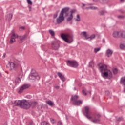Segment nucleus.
Masks as SVG:
<instances>
[{"instance_id":"0eeeda50","label":"nucleus","mask_w":125,"mask_h":125,"mask_svg":"<svg viewBox=\"0 0 125 125\" xmlns=\"http://www.w3.org/2000/svg\"><path fill=\"white\" fill-rule=\"evenodd\" d=\"M18 35L15 34V32L14 31H12L11 39L10 40V43L12 44L14 42H15L16 40L15 39H18Z\"/></svg>"},{"instance_id":"3c124183","label":"nucleus","mask_w":125,"mask_h":125,"mask_svg":"<svg viewBox=\"0 0 125 125\" xmlns=\"http://www.w3.org/2000/svg\"><path fill=\"white\" fill-rule=\"evenodd\" d=\"M74 90H76V87H74Z\"/></svg>"},{"instance_id":"f3484780","label":"nucleus","mask_w":125,"mask_h":125,"mask_svg":"<svg viewBox=\"0 0 125 125\" xmlns=\"http://www.w3.org/2000/svg\"><path fill=\"white\" fill-rule=\"evenodd\" d=\"M112 54H113V51L111 50L110 49H108L106 51V55L107 57L112 56Z\"/></svg>"},{"instance_id":"f704fd0d","label":"nucleus","mask_w":125,"mask_h":125,"mask_svg":"<svg viewBox=\"0 0 125 125\" xmlns=\"http://www.w3.org/2000/svg\"><path fill=\"white\" fill-rule=\"evenodd\" d=\"M28 125H36V124H35V123H34V122L30 121Z\"/></svg>"},{"instance_id":"a211bd4d","label":"nucleus","mask_w":125,"mask_h":125,"mask_svg":"<svg viewBox=\"0 0 125 125\" xmlns=\"http://www.w3.org/2000/svg\"><path fill=\"white\" fill-rule=\"evenodd\" d=\"M125 76H124L121 78V81H120V83L121 84H122L124 86H125Z\"/></svg>"},{"instance_id":"a878e982","label":"nucleus","mask_w":125,"mask_h":125,"mask_svg":"<svg viewBox=\"0 0 125 125\" xmlns=\"http://www.w3.org/2000/svg\"><path fill=\"white\" fill-rule=\"evenodd\" d=\"M76 18L77 19H75V21H77V22H80V21H81V18H80V15H77Z\"/></svg>"},{"instance_id":"aec40b11","label":"nucleus","mask_w":125,"mask_h":125,"mask_svg":"<svg viewBox=\"0 0 125 125\" xmlns=\"http://www.w3.org/2000/svg\"><path fill=\"white\" fill-rule=\"evenodd\" d=\"M46 103L48 105H49V106H51V107H52V106H53V105H54V103L50 100L46 101Z\"/></svg>"},{"instance_id":"8fccbe9b","label":"nucleus","mask_w":125,"mask_h":125,"mask_svg":"<svg viewBox=\"0 0 125 125\" xmlns=\"http://www.w3.org/2000/svg\"><path fill=\"white\" fill-rule=\"evenodd\" d=\"M103 42H105V40H104V39H103Z\"/></svg>"},{"instance_id":"423d86ee","label":"nucleus","mask_w":125,"mask_h":125,"mask_svg":"<svg viewBox=\"0 0 125 125\" xmlns=\"http://www.w3.org/2000/svg\"><path fill=\"white\" fill-rule=\"evenodd\" d=\"M79 96L74 95L71 96V100L73 102V104L75 106H79L81 104H83V102L81 100L78 101Z\"/></svg>"},{"instance_id":"09e8293b","label":"nucleus","mask_w":125,"mask_h":125,"mask_svg":"<svg viewBox=\"0 0 125 125\" xmlns=\"http://www.w3.org/2000/svg\"><path fill=\"white\" fill-rule=\"evenodd\" d=\"M120 1H121V2H123V1H124V0H120Z\"/></svg>"},{"instance_id":"2eb2a0df","label":"nucleus","mask_w":125,"mask_h":125,"mask_svg":"<svg viewBox=\"0 0 125 125\" xmlns=\"http://www.w3.org/2000/svg\"><path fill=\"white\" fill-rule=\"evenodd\" d=\"M75 12H76V10H72L71 11H70L71 14H70V16L67 19V21H68V22L71 21V20H72V19H73V18L74 17L73 16V14H74V13H75Z\"/></svg>"},{"instance_id":"9b49d317","label":"nucleus","mask_w":125,"mask_h":125,"mask_svg":"<svg viewBox=\"0 0 125 125\" xmlns=\"http://www.w3.org/2000/svg\"><path fill=\"white\" fill-rule=\"evenodd\" d=\"M52 48L54 50H57L59 48V43L57 41H53L51 43Z\"/></svg>"},{"instance_id":"c9c22d12","label":"nucleus","mask_w":125,"mask_h":125,"mask_svg":"<svg viewBox=\"0 0 125 125\" xmlns=\"http://www.w3.org/2000/svg\"><path fill=\"white\" fill-rule=\"evenodd\" d=\"M27 2L30 5H32V4H33V3H32V1H31V0H27Z\"/></svg>"},{"instance_id":"f257e3e1","label":"nucleus","mask_w":125,"mask_h":125,"mask_svg":"<svg viewBox=\"0 0 125 125\" xmlns=\"http://www.w3.org/2000/svg\"><path fill=\"white\" fill-rule=\"evenodd\" d=\"M10 105H14L15 106H18L20 108H22V109H25V110H28L30 109L31 106L35 107L38 103L36 102H29L26 100H16L14 102H11L10 103Z\"/></svg>"},{"instance_id":"79ce46f5","label":"nucleus","mask_w":125,"mask_h":125,"mask_svg":"<svg viewBox=\"0 0 125 125\" xmlns=\"http://www.w3.org/2000/svg\"><path fill=\"white\" fill-rule=\"evenodd\" d=\"M54 88L57 89V90H58V89H59V86H54Z\"/></svg>"},{"instance_id":"ddd939ff","label":"nucleus","mask_w":125,"mask_h":125,"mask_svg":"<svg viewBox=\"0 0 125 125\" xmlns=\"http://www.w3.org/2000/svg\"><path fill=\"white\" fill-rule=\"evenodd\" d=\"M113 38H122L123 32L121 31H114L112 33Z\"/></svg>"},{"instance_id":"393cba45","label":"nucleus","mask_w":125,"mask_h":125,"mask_svg":"<svg viewBox=\"0 0 125 125\" xmlns=\"http://www.w3.org/2000/svg\"><path fill=\"white\" fill-rule=\"evenodd\" d=\"M13 16V15H12V14H9L7 15V17L8 18L9 21H10V20L12 19Z\"/></svg>"},{"instance_id":"e433bc0d","label":"nucleus","mask_w":125,"mask_h":125,"mask_svg":"<svg viewBox=\"0 0 125 125\" xmlns=\"http://www.w3.org/2000/svg\"><path fill=\"white\" fill-rule=\"evenodd\" d=\"M50 121H51V123H52V124H55L56 121H55V120H54V119L51 118Z\"/></svg>"},{"instance_id":"6e6552de","label":"nucleus","mask_w":125,"mask_h":125,"mask_svg":"<svg viewBox=\"0 0 125 125\" xmlns=\"http://www.w3.org/2000/svg\"><path fill=\"white\" fill-rule=\"evenodd\" d=\"M67 64L68 66L72 68H77L79 66V63L74 61H68Z\"/></svg>"},{"instance_id":"5701e85b","label":"nucleus","mask_w":125,"mask_h":125,"mask_svg":"<svg viewBox=\"0 0 125 125\" xmlns=\"http://www.w3.org/2000/svg\"><path fill=\"white\" fill-rule=\"evenodd\" d=\"M20 82H21V79H20V78L17 77L15 79V83H20Z\"/></svg>"},{"instance_id":"de8ad7c7","label":"nucleus","mask_w":125,"mask_h":125,"mask_svg":"<svg viewBox=\"0 0 125 125\" xmlns=\"http://www.w3.org/2000/svg\"><path fill=\"white\" fill-rule=\"evenodd\" d=\"M83 4V7L85 6V4H83H83Z\"/></svg>"},{"instance_id":"7c9ffc66","label":"nucleus","mask_w":125,"mask_h":125,"mask_svg":"<svg viewBox=\"0 0 125 125\" xmlns=\"http://www.w3.org/2000/svg\"><path fill=\"white\" fill-rule=\"evenodd\" d=\"M117 18H118V19H123V18H125V16L118 15V16H117Z\"/></svg>"},{"instance_id":"1a4fd4ad","label":"nucleus","mask_w":125,"mask_h":125,"mask_svg":"<svg viewBox=\"0 0 125 125\" xmlns=\"http://www.w3.org/2000/svg\"><path fill=\"white\" fill-rule=\"evenodd\" d=\"M29 78L30 80H40V76L38 73L35 72L34 73H31L29 76Z\"/></svg>"},{"instance_id":"9d476101","label":"nucleus","mask_w":125,"mask_h":125,"mask_svg":"<svg viewBox=\"0 0 125 125\" xmlns=\"http://www.w3.org/2000/svg\"><path fill=\"white\" fill-rule=\"evenodd\" d=\"M30 87V85L28 84H24L22 85L21 87L20 88V89L18 91V93H22L25 89H27Z\"/></svg>"},{"instance_id":"58836bf2","label":"nucleus","mask_w":125,"mask_h":125,"mask_svg":"<svg viewBox=\"0 0 125 125\" xmlns=\"http://www.w3.org/2000/svg\"><path fill=\"white\" fill-rule=\"evenodd\" d=\"M122 38L125 39V31L122 32Z\"/></svg>"},{"instance_id":"603ef678","label":"nucleus","mask_w":125,"mask_h":125,"mask_svg":"<svg viewBox=\"0 0 125 125\" xmlns=\"http://www.w3.org/2000/svg\"><path fill=\"white\" fill-rule=\"evenodd\" d=\"M90 5H91V4H90Z\"/></svg>"},{"instance_id":"c756f323","label":"nucleus","mask_w":125,"mask_h":125,"mask_svg":"<svg viewBox=\"0 0 125 125\" xmlns=\"http://www.w3.org/2000/svg\"><path fill=\"white\" fill-rule=\"evenodd\" d=\"M49 33H50L51 36L52 37H54V35H55L54 31H53L52 30H50L49 31Z\"/></svg>"},{"instance_id":"39448f33","label":"nucleus","mask_w":125,"mask_h":125,"mask_svg":"<svg viewBox=\"0 0 125 125\" xmlns=\"http://www.w3.org/2000/svg\"><path fill=\"white\" fill-rule=\"evenodd\" d=\"M20 64V62L18 61H16L14 62H9L8 65L10 67V71H12L13 70L17 69V68H18V67L19 66Z\"/></svg>"},{"instance_id":"a19ab883","label":"nucleus","mask_w":125,"mask_h":125,"mask_svg":"<svg viewBox=\"0 0 125 125\" xmlns=\"http://www.w3.org/2000/svg\"><path fill=\"white\" fill-rule=\"evenodd\" d=\"M106 95H110V92L109 91H106L105 92Z\"/></svg>"},{"instance_id":"49530a36","label":"nucleus","mask_w":125,"mask_h":125,"mask_svg":"<svg viewBox=\"0 0 125 125\" xmlns=\"http://www.w3.org/2000/svg\"><path fill=\"white\" fill-rule=\"evenodd\" d=\"M21 29H22V30H25V27H21Z\"/></svg>"},{"instance_id":"412c9836","label":"nucleus","mask_w":125,"mask_h":125,"mask_svg":"<svg viewBox=\"0 0 125 125\" xmlns=\"http://www.w3.org/2000/svg\"><path fill=\"white\" fill-rule=\"evenodd\" d=\"M81 35H83L84 38H85L86 40H87V38L88 37V35L86 33V32L85 31H83L81 32Z\"/></svg>"},{"instance_id":"dca6fc26","label":"nucleus","mask_w":125,"mask_h":125,"mask_svg":"<svg viewBox=\"0 0 125 125\" xmlns=\"http://www.w3.org/2000/svg\"><path fill=\"white\" fill-rule=\"evenodd\" d=\"M57 75H58L59 78H60V79H61V81H62V82L65 81V77H64V76H63V75H62V74L61 73L58 72L57 73Z\"/></svg>"},{"instance_id":"864d4df0","label":"nucleus","mask_w":125,"mask_h":125,"mask_svg":"<svg viewBox=\"0 0 125 125\" xmlns=\"http://www.w3.org/2000/svg\"><path fill=\"white\" fill-rule=\"evenodd\" d=\"M21 77H22V75H21Z\"/></svg>"},{"instance_id":"f8f14e48","label":"nucleus","mask_w":125,"mask_h":125,"mask_svg":"<svg viewBox=\"0 0 125 125\" xmlns=\"http://www.w3.org/2000/svg\"><path fill=\"white\" fill-rule=\"evenodd\" d=\"M65 20V18L63 16V14H60L59 17L56 19V22L57 24H60Z\"/></svg>"},{"instance_id":"c85d7f7f","label":"nucleus","mask_w":125,"mask_h":125,"mask_svg":"<svg viewBox=\"0 0 125 125\" xmlns=\"http://www.w3.org/2000/svg\"><path fill=\"white\" fill-rule=\"evenodd\" d=\"M120 48L121 49H123L124 50H125V45L124 44H121L120 45Z\"/></svg>"},{"instance_id":"6ab92c4d","label":"nucleus","mask_w":125,"mask_h":125,"mask_svg":"<svg viewBox=\"0 0 125 125\" xmlns=\"http://www.w3.org/2000/svg\"><path fill=\"white\" fill-rule=\"evenodd\" d=\"M95 37H96V35L95 34H92L90 37H87V40H88L89 41H91L92 40H93V39H95Z\"/></svg>"},{"instance_id":"37998d69","label":"nucleus","mask_w":125,"mask_h":125,"mask_svg":"<svg viewBox=\"0 0 125 125\" xmlns=\"http://www.w3.org/2000/svg\"><path fill=\"white\" fill-rule=\"evenodd\" d=\"M57 15H58L57 14H55L53 15V18H56L57 17Z\"/></svg>"},{"instance_id":"4468645a","label":"nucleus","mask_w":125,"mask_h":125,"mask_svg":"<svg viewBox=\"0 0 125 125\" xmlns=\"http://www.w3.org/2000/svg\"><path fill=\"white\" fill-rule=\"evenodd\" d=\"M68 12H69V8H64L62 9L60 14H62V16H64V14L65 16L67 17L68 15Z\"/></svg>"},{"instance_id":"a18cd8bd","label":"nucleus","mask_w":125,"mask_h":125,"mask_svg":"<svg viewBox=\"0 0 125 125\" xmlns=\"http://www.w3.org/2000/svg\"><path fill=\"white\" fill-rule=\"evenodd\" d=\"M29 11H31V10L32 9V7H29Z\"/></svg>"},{"instance_id":"b1692460","label":"nucleus","mask_w":125,"mask_h":125,"mask_svg":"<svg viewBox=\"0 0 125 125\" xmlns=\"http://www.w3.org/2000/svg\"><path fill=\"white\" fill-rule=\"evenodd\" d=\"M107 13V11H101L99 12V15L102 16V15H105Z\"/></svg>"},{"instance_id":"bb28decb","label":"nucleus","mask_w":125,"mask_h":125,"mask_svg":"<svg viewBox=\"0 0 125 125\" xmlns=\"http://www.w3.org/2000/svg\"><path fill=\"white\" fill-rule=\"evenodd\" d=\"M41 125H50V124L48 122L43 121L41 123Z\"/></svg>"},{"instance_id":"72a5a7b5","label":"nucleus","mask_w":125,"mask_h":125,"mask_svg":"<svg viewBox=\"0 0 125 125\" xmlns=\"http://www.w3.org/2000/svg\"><path fill=\"white\" fill-rule=\"evenodd\" d=\"M113 73L116 74L118 73V69L117 68H115L114 69H113Z\"/></svg>"},{"instance_id":"ea45409f","label":"nucleus","mask_w":125,"mask_h":125,"mask_svg":"<svg viewBox=\"0 0 125 125\" xmlns=\"http://www.w3.org/2000/svg\"><path fill=\"white\" fill-rule=\"evenodd\" d=\"M57 125H63V124H62V122H61V121H58Z\"/></svg>"},{"instance_id":"c03bdc74","label":"nucleus","mask_w":125,"mask_h":125,"mask_svg":"<svg viewBox=\"0 0 125 125\" xmlns=\"http://www.w3.org/2000/svg\"><path fill=\"white\" fill-rule=\"evenodd\" d=\"M119 11L121 12V13H125V12L122 10H119Z\"/></svg>"},{"instance_id":"2f4dec72","label":"nucleus","mask_w":125,"mask_h":125,"mask_svg":"<svg viewBox=\"0 0 125 125\" xmlns=\"http://www.w3.org/2000/svg\"><path fill=\"white\" fill-rule=\"evenodd\" d=\"M99 50H100V48H96L94 49V52L95 53H97V52H98V51H99Z\"/></svg>"},{"instance_id":"4be33fe9","label":"nucleus","mask_w":125,"mask_h":125,"mask_svg":"<svg viewBox=\"0 0 125 125\" xmlns=\"http://www.w3.org/2000/svg\"><path fill=\"white\" fill-rule=\"evenodd\" d=\"M18 37L20 41H23V40H25V38H27V35H24L23 36H18Z\"/></svg>"},{"instance_id":"20e7f679","label":"nucleus","mask_w":125,"mask_h":125,"mask_svg":"<svg viewBox=\"0 0 125 125\" xmlns=\"http://www.w3.org/2000/svg\"><path fill=\"white\" fill-rule=\"evenodd\" d=\"M61 37L65 42L72 43L73 42V35L70 34H62Z\"/></svg>"},{"instance_id":"4c0bfd02","label":"nucleus","mask_w":125,"mask_h":125,"mask_svg":"<svg viewBox=\"0 0 125 125\" xmlns=\"http://www.w3.org/2000/svg\"><path fill=\"white\" fill-rule=\"evenodd\" d=\"M123 117H119L117 118V121H118V122H121V121H123Z\"/></svg>"},{"instance_id":"cd10ccee","label":"nucleus","mask_w":125,"mask_h":125,"mask_svg":"<svg viewBox=\"0 0 125 125\" xmlns=\"http://www.w3.org/2000/svg\"><path fill=\"white\" fill-rule=\"evenodd\" d=\"M86 9H92V10H95V9H97V7L91 6L88 8L86 7Z\"/></svg>"},{"instance_id":"473e14b6","label":"nucleus","mask_w":125,"mask_h":125,"mask_svg":"<svg viewBox=\"0 0 125 125\" xmlns=\"http://www.w3.org/2000/svg\"><path fill=\"white\" fill-rule=\"evenodd\" d=\"M82 93L83 95H86V94H87V93H86V91L84 89L82 90Z\"/></svg>"},{"instance_id":"f03ea898","label":"nucleus","mask_w":125,"mask_h":125,"mask_svg":"<svg viewBox=\"0 0 125 125\" xmlns=\"http://www.w3.org/2000/svg\"><path fill=\"white\" fill-rule=\"evenodd\" d=\"M84 109L85 113H84V115L87 118V119H88V120H91V122L94 124H96V123L100 122V118L101 117L100 114H97L94 116H92V114L91 112L89 111V107L85 106Z\"/></svg>"},{"instance_id":"7ed1b4c3","label":"nucleus","mask_w":125,"mask_h":125,"mask_svg":"<svg viewBox=\"0 0 125 125\" xmlns=\"http://www.w3.org/2000/svg\"><path fill=\"white\" fill-rule=\"evenodd\" d=\"M99 69L103 78H108L109 79L112 78L113 75L112 74V72L107 69V65L104 64L102 66H100Z\"/></svg>"}]
</instances>
